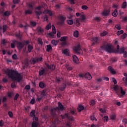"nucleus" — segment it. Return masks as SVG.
Wrapping results in <instances>:
<instances>
[{
    "instance_id": "a211bd4d",
    "label": "nucleus",
    "mask_w": 127,
    "mask_h": 127,
    "mask_svg": "<svg viewBox=\"0 0 127 127\" xmlns=\"http://www.w3.org/2000/svg\"><path fill=\"white\" fill-rule=\"evenodd\" d=\"M58 106L59 107H57V108H59V111H63L64 110V106H63V105H62L61 103L58 102Z\"/></svg>"
},
{
    "instance_id": "a878e982",
    "label": "nucleus",
    "mask_w": 127,
    "mask_h": 127,
    "mask_svg": "<svg viewBox=\"0 0 127 127\" xmlns=\"http://www.w3.org/2000/svg\"><path fill=\"white\" fill-rule=\"evenodd\" d=\"M118 9H115L112 15L114 16V17H117V16H118Z\"/></svg>"
},
{
    "instance_id": "6e6552de",
    "label": "nucleus",
    "mask_w": 127,
    "mask_h": 127,
    "mask_svg": "<svg viewBox=\"0 0 127 127\" xmlns=\"http://www.w3.org/2000/svg\"><path fill=\"white\" fill-rule=\"evenodd\" d=\"M47 72V69L46 68L42 66L41 68V69L39 71V76L41 77L43 75H46V72Z\"/></svg>"
},
{
    "instance_id": "f03ea898",
    "label": "nucleus",
    "mask_w": 127,
    "mask_h": 127,
    "mask_svg": "<svg viewBox=\"0 0 127 127\" xmlns=\"http://www.w3.org/2000/svg\"><path fill=\"white\" fill-rule=\"evenodd\" d=\"M71 115H72L73 116H77V113L75 112V110H71L70 113H66L64 115H61V117L63 120H64V119H67L70 122H73L74 117Z\"/></svg>"
},
{
    "instance_id": "2f4dec72",
    "label": "nucleus",
    "mask_w": 127,
    "mask_h": 127,
    "mask_svg": "<svg viewBox=\"0 0 127 127\" xmlns=\"http://www.w3.org/2000/svg\"><path fill=\"white\" fill-rule=\"evenodd\" d=\"M10 15V11H6L3 13V16H9Z\"/></svg>"
},
{
    "instance_id": "338daca9",
    "label": "nucleus",
    "mask_w": 127,
    "mask_h": 127,
    "mask_svg": "<svg viewBox=\"0 0 127 127\" xmlns=\"http://www.w3.org/2000/svg\"><path fill=\"white\" fill-rule=\"evenodd\" d=\"M36 59L37 62H39V61H42V60H43V58H42V57H40Z\"/></svg>"
},
{
    "instance_id": "412c9836",
    "label": "nucleus",
    "mask_w": 127,
    "mask_h": 127,
    "mask_svg": "<svg viewBox=\"0 0 127 127\" xmlns=\"http://www.w3.org/2000/svg\"><path fill=\"white\" fill-rule=\"evenodd\" d=\"M63 53L64 55H66V56H69V49H65L63 51Z\"/></svg>"
},
{
    "instance_id": "aec40b11",
    "label": "nucleus",
    "mask_w": 127,
    "mask_h": 127,
    "mask_svg": "<svg viewBox=\"0 0 127 127\" xmlns=\"http://www.w3.org/2000/svg\"><path fill=\"white\" fill-rule=\"evenodd\" d=\"M108 69L109 71H110L112 74H116V71L115 70V69H114V68H113V67L109 66L108 67Z\"/></svg>"
},
{
    "instance_id": "c85d7f7f",
    "label": "nucleus",
    "mask_w": 127,
    "mask_h": 127,
    "mask_svg": "<svg viewBox=\"0 0 127 127\" xmlns=\"http://www.w3.org/2000/svg\"><path fill=\"white\" fill-rule=\"evenodd\" d=\"M74 23L77 27L80 26V25L81 24V23H80V20L79 19H76L74 22Z\"/></svg>"
},
{
    "instance_id": "bb28decb",
    "label": "nucleus",
    "mask_w": 127,
    "mask_h": 127,
    "mask_svg": "<svg viewBox=\"0 0 127 127\" xmlns=\"http://www.w3.org/2000/svg\"><path fill=\"white\" fill-rule=\"evenodd\" d=\"M51 43L53 45V46H57V45L58 44V41L53 40L51 41Z\"/></svg>"
},
{
    "instance_id": "4c0bfd02",
    "label": "nucleus",
    "mask_w": 127,
    "mask_h": 127,
    "mask_svg": "<svg viewBox=\"0 0 127 127\" xmlns=\"http://www.w3.org/2000/svg\"><path fill=\"white\" fill-rule=\"evenodd\" d=\"M32 127H38V122H33L32 124Z\"/></svg>"
},
{
    "instance_id": "cd10ccee",
    "label": "nucleus",
    "mask_w": 127,
    "mask_h": 127,
    "mask_svg": "<svg viewBox=\"0 0 127 127\" xmlns=\"http://www.w3.org/2000/svg\"><path fill=\"white\" fill-rule=\"evenodd\" d=\"M30 116L32 118L35 117V110H32L30 113Z\"/></svg>"
},
{
    "instance_id": "dca6fc26",
    "label": "nucleus",
    "mask_w": 127,
    "mask_h": 127,
    "mask_svg": "<svg viewBox=\"0 0 127 127\" xmlns=\"http://www.w3.org/2000/svg\"><path fill=\"white\" fill-rule=\"evenodd\" d=\"M91 41L93 42L92 45H95V43H99V38H98L97 37H93L91 39Z\"/></svg>"
},
{
    "instance_id": "4d7b16f0",
    "label": "nucleus",
    "mask_w": 127,
    "mask_h": 127,
    "mask_svg": "<svg viewBox=\"0 0 127 127\" xmlns=\"http://www.w3.org/2000/svg\"><path fill=\"white\" fill-rule=\"evenodd\" d=\"M104 122H108L109 121V117L108 116H105L103 118Z\"/></svg>"
},
{
    "instance_id": "13d9d810",
    "label": "nucleus",
    "mask_w": 127,
    "mask_h": 127,
    "mask_svg": "<svg viewBox=\"0 0 127 127\" xmlns=\"http://www.w3.org/2000/svg\"><path fill=\"white\" fill-rule=\"evenodd\" d=\"M25 90H27V91H29V90H30V85H27L24 87Z\"/></svg>"
},
{
    "instance_id": "20e7f679",
    "label": "nucleus",
    "mask_w": 127,
    "mask_h": 127,
    "mask_svg": "<svg viewBox=\"0 0 127 127\" xmlns=\"http://www.w3.org/2000/svg\"><path fill=\"white\" fill-rule=\"evenodd\" d=\"M101 49L103 50H105L106 52H108V53H112L115 52L114 51V48L112 47V45L110 44H108L107 45L103 44L101 47Z\"/></svg>"
},
{
    "instance_id": "de8ad7c7",
    "label": "nucleus",
    "mask_w": 127,
    "mask_h": 127,
    "mask_svg": "<svg viewBox=\"0 0 127 127\" xmlns=\"http://www.w3.org/2000/svg\"><path fill=\"white\" fill-rule=\"evenodd\" d=\"M38 42L39 44H40L41 45H42V44H43V42H42V39L41 38H38Z\"/></svg>"
},
{
    "instance_id": "a18cd8bd",
    "label": "nucleus",
    "mask_w": 127,
    "mask_h": 127,
    "mask_svg": "<svg viewBox=\"0 0 127 127\" xmlns=\"http://www.w3.org/2000/svg\"><path fill=\"white\" fill-rule=\"evenodd\" d=\"M30 25H31L32 26H36V22L30 21Z\"/></svg>"
},
{
    "instance_id": "6ab92c4d",
    "label": "nucleus",
    "mask_w": 127,
    "mask_h": 127,
    "mask_svg": "<svg viewBox=\"0 0 127 127\" xmlns=\"http://www.w3.org/2000/svg\"><path fill=\"white\" fill-rule=\"evenodd\" d=\"M84 78L87 79V80H91L92 79V75H91L90 73L87 72L84 75Z\"/></svg>"
},
{
    "instance_id": "5fc2aeb1",
    "label": "nucleus",
    "mask_w": 127,
    "mask_h": 127,
    "mask_svg": "<svg viewBox=\"0 0 127 127\" xmlns=\"http://www.w3.org/2000/svg\"><path fill=\"white\" fill-rule=\"evenodd\" d=\"M12 59H13V60H16L17 59V55H16V54H14L12 55Z\"/></svg>"
},
{
    "instance_id": "e2e57ef3",
    "label": "nucleus",
    "mask_w": 127,
    "mask_h": 127,
    "mask_svg": "<svg viewBox=\"0 0 127 127\" xmlns=\"http://www.w3.org/2000/svg\"><path fill=\"white\" fill-rule=\"evenodd\" d=\"M47 13L49 14L50 16H52L53 15L52 11L50 10H47Z\"/></svg>"
},
{
    "instance_id": "6e6d98bb",
    "label": "nucleus",
    "mask_w": 127,
    "mask_h": 127,
    "mask_svg": "<svg viewBox=\"0 0 127 127\" xmlns=\"http://www.w3.org/2000/svg\"><path fill=\"white\" fill-rule=\"evenodd\" d=\"M123 81L125 82V86L126 87H127V77H124L123 78Z\"/></svg>"
},
{
    "instance_id": "0e129e2a",
    "label": "nucleus",
    "mask_w": 127,
    "mask_h": 127,
    "mask_svg": "<svg viewBox=\"0 0 127 127\" xmlns=\"http://www.w3.org/2000/svg\"><path fill=\"white\" fill-rule=\"evenodd\" d=\"M49 18L48 17V16L47 15L45 16L44 18V21H49Z\"/></svg>"
},
{
    "instance_id": "5701e85b",
    "label": "nucleus",
    "mask_w": 127,
    "mask_h": 127,
    "mask_svg": "<svg viewBox=\"0 0 127 127\" xmlns=\"http://www.w3.org/2000/svg\"><path fill=\"white\" fill-rule=\"evenodd\" d=\"M67 87V85L65 83H63L61 86H60L59 89L60 91H64L66 87Z\"/></svg>"
},
{
    "instance_id": "9b49d317",
    "label": "nucleus",
    "mask_w": 127,
    "mask_h": 127,
    "mask_svg": "<svg viewBox=\"0 0 127 127\" xmlns=\"http://www.w3.org/2000/svg\"><path fill=\"white\" fill-rule=\"evenodd\" d=\"M45 65H46V66L47 67V68H48V69L52 71H54L55 70V68H56V66H55V65L54 64L49 65V64L46 63L45 64Z\"/></svg>"
},
{
    "instance_id": "49530a36",
    "label": "nucleus",
    "mask_w": 127,
    "mask_h": 127,
    "mask_svg": "<svg viewBox=\"0 0 127 127\" xmlns=\"http://www.w3.org/2000/svg\"><path fill=\"white\" fill-rule=\"evenodd\" d=\"M108 34V32L106 31H104L102 33H101V36H106Z\"/></svg>"
},
{
    "instance_id": "9d476101",
    "label": "nucleus",
    "mask_w": 127,
    "mask_h": 127,
    "mask_svg": "<svg viewBox=\"0 0 127 127\" xmlns=\"http://www.w3.org/2000/svg\"><path fill=\"white\" fill-rule=\"evenodd\" d=\"M73 50L75 52V53L80 54V51L81 50V46L80 44H78L76 46L73 47Z\"/></svg>"
},
{
    "instance_id": "c9c22d12",
    "label": "nucleus",
    "mask_w": 127,
    "mask_h": 127,
    "mask_svg": "<svg viewBox=\"0 0 127 127\" xmlns=\"http://www.w3.org/2000/svg\"><path fill=\"white\" fill-rule=\"evenodd\" d=\"M73 36H74V37L77 38L79 37V31H75L73 33Z\"/></svg>"
},
{
    "instance_id": "b1692460",
    "label": "nucleus",
    "mask_w": 127,
    "mask_h": 127,
    "mask_svg": "<svg viewBox=\"0 0 127 127\" xmlns=\"http://www.w3.org/2000/svg\"><path fill=\"white\" fill-rule=\"evenodd\" d=\"M39 87H40L41 89H44V88H45V84L42 81L40 82L39 83Z\"/></svg>"
},
{
    "instance_id": "864d4df0",
    "label": "nucleus",
    "mask_w": 127,
    "mask_h": 127,
    "mask_svg": "<svg viewBox=\"0 0 127 127\" xmlns=\"http://www.w3.org/2000/svg\"><path fill=\"white\" fill-rule=\"evenodd\" d=\"M124 33V30L118 31L117 33V35H121Z\"/></svg>"
},
{
    "instance_id": "f257e3e1",
    "label": "nucleus",
    "mask_w": 127,
    "mask_h": 127,
    "mask_svg": "<svg viewBox=\"0 0 127 127\" xmlns=\"http://www.w3.org/2000/svg\"><path fill=\"white\" fill-rule=\"evenodd\" d=\"M6 73L7 76H8L9 78L11 79V80L13 81H17V82H20V81L22 80V76H21L20 73L14 70L7 69Z\"/></svg>"
},
{
    "instance_id": "4be33fe9",
    "label": "nucleus",
    "mask_w": 127,
    "mask_h": 127,
    "mask_svg": "<svg viewBox=\"0 0 127 127\" xmlns=\"http://www.w3.org/2000/svg\"><path fill=\"white\" fill-rule=\"evenodd\" d=\"M125 47H123V48H120L119 50H115V52L116 53H123L125 52Z\"/></svg>"
},
{
    "instance_id": "c03bdc74",
    "label": "nucleus",
    "mask_w": 127,
    "mask_h": 127,
    "mask_svg": "<svg viewBox=\"0 0 127 127\" xmlns=\"http://www.w3.org/2000/svg\"><path fill=\"white\" fill-rule=\"evenodd\" d=\"M51 28V24L49 23L46 26V30H49Z\"/></svg>"
},
{
    "instance_id": "473e14b6",
    "label": "nucleus",
    "mask_w": 127,
    "mask_h": 127,
    "mask_svg": "<svg viewBox=\"0 0 127 127\" xmlns=\"http://www.w3.org/2000/svg\"><path fill=\"white\" fill-rule=\"evenodd\" d=\"M116 117L117 116L116 115V114L113 113L110 116V119L111 120H116Z\"/></svg>"
},
{
    "instance_id": "bf43d9fd",
    "label": "nucleus",
    "mask_w": 127,
    "mask_h": 127,
    "mask_svg": "<svg viewBox=\"0 0 127 127\" xmlns=\"http://www.w3.org/2000/svg\"><path fill=\"white\" fill-rule=\"evenodd\" d=\"M30 104H31V105H34L35 103V99H34V98H33V99H32L30 101Z\"/></svg>"
},
{
    "instance_id": "ddd939ff",
    "label": "nucleus",
    "mask_w": 127,
    "mask_h": 127,
    "mask_svg": "<svg viewBox=\"0 0 127 127\" xmlns=\"http://www.w3.org/2000/svg\"><path fill=\"white\" fill-rule=\"evenodd\" d=\"M37 31L39 33V35H43V32H44V29L41 27H38L37 28Z\"/></svg>"
},
{
    "instance_id": "423d86ee",
    "label": "nucleus",
    "mask_w": 127,
    "mask_h": 127,
    "mask_svg": "<svg viewBox=\"0 0 127 127\" xmlns=\"http://www.w3.org/2000/svg\"><path fill=\"white\" fill-rule=\"evenodd\" d=\"M28 9L25 11V14H32L33 11L34 4L32 3L27 4Z\"/></svg>"
},
{
    "instance_id": "0eeeda50",
    "label": "nucleus",
    "mask_w": 127,
    "mask_h": 127,
    "mask_svg": "<svg viewBox=\"0 0 127 127\" xmlns=\"http://www.w3.org/2000/svg\"><path fill=\"white\" fill-rule=\"evenodd\" d=\"M58 19L60 21L58 22L57 24L58 25L62 26L64 24L65 20H66V17L64 15H59Z\"/></svg>"
},
{
    "instance_id": "052dcab7",
    "label": "nucleus",
    "mask_w": 127,
    "mask_h": 127,
    "mask_svg": "<svg viewBox=\"0 0 127 127\" xmlns=\"http://www.w3.org/2000/svg\"><path fill=\"white\" fill-rule=\"evenodd\" d=\"M80 19L81 20H85L86 17L83 14L80 15Z\"/></svg>"
},
{
    "instance_id": "603ef678",
    "label": "nucleus",
    "mask_w": 127,
    "mask_h": 127,
    "mask_svg": "<svg viewBox=\"0 0 127 127\" xmlns=\"http://www.w3.org/2000/svg\"><path fill=\"white\" fill-rule=\"evenodd\" d=\"M41 96L43 98V97H45V96H46V93L45 92V91H43L41 93Z\"/></svg>"
},
{
    "instance_id": "680f3d73",
    "label": "nucleus",
    "mask_w": 127,
    "mask_h": 127,
    "mask_svg": "<svg viewBox=\"0 0 127 127\" xmlns=\"http://www.w3.org/2000/svg\"><path fill=\"white\" fill-rule=\"evenodd\" d=\"M35 13L37 16H39L40 15V14H41V13H42L41 11H35Z\"/></svg>"
},
{
    "instance_id": "4468645a",
    "label": "nucleus",
    "mask_w": 127,
    "mask_h": 127,
    "mask_svg": "<svg viewBox=\"0 0 127 127\" xmlns=\"http://www.w3.org/2000/svg\"><path fill=\"white\" fill-rule=\"evenodd\" d=\"M15 37H17L18 39L21 40L22 39V34L20 33V31H19V33L16 32L14 34Z\"/></svg>"
},
{
    "instance_id": "8fccbe9b",
    "label": "nucleus",
    "mask_w": 127,
    "mask_h": 127,
    "mask_svg": "<svg viewBox=\"0 0 127 127\" xmlns=\"http://www.w3.org/2000/svg\"><path fill=\"white\" fill-rule=\"evenodd\" d=\"M116 28H117V29H118V30H121V25L119 24H117L115 26Z\"/></svg>"
},
{
    "instance_id": "a19ab883",
    "label": "nucleus",
    "mask_w": 127,
    "mask_h": 127,
    "mask_svg": "<svg viewBox=\"0 0 127 127\" xmlns=\"http://www.w3.org/2000/svg\"><path fill=\"white\" fill-rule=\"evenodd\" d=\"M66 22L68 23V24H69V25H72V24L74 23L73 20H67Z\"/></svg>"
},
{
    "instance_id": "72a5a7b5",
    "label": "nucleus",
    "mask_w": 127,
    "mask_h": 127,
    "mask_svg": "<svg viewBox=\"0 0 127 127\" xmlns=\"http://www.w3.org/2000/svg\"><path fill=\"white\" fill-rule=\"evenodd\" d=\"M30 62L31 64H33V65H34V64H35L36 62H37V61H36V59H34V58H32L30 60Z\"/></svg>"
},
{
    "instance_id": "37998d69",
    "label": "nucleus",
    "mask_w": 127,
    "mask_h": 127,
    "mask_svg": "<svg viewBox=\"0 0 127 127\" xmlns=\"http://www.w3.org/2000/svg\"><path fill=\"white\" fill-rule=\"evenodd\" d=\"M127 1H124L122 4V8H127Z\"/></svg>"
},
{
    "instance_id": "39448f33",
    "label": "nucleus",
    "mask_w": 127,
    "mask_h": 127,
    "mask_svg": "<svg viewBox=\"0 0 127 127\" xmlns=\"http://www.w3.org/2000/svg\"><path fill=\"white\" fill-rule=\"evenodd\" d=\"M15 42H17V47L19 50H21L24 46H27L28 44H29V41L28 40H23L22 42H18L17 41H15Z\"/></svg>"
},
{
    "instance_id": "393cba45",
    "label": "nucleus",
    "mask_w": 127,
    "mask_h": 127,
    "mask_svg": "<svg viewBox=\"0 0 127 127\" xmlns=\"http://www.w3.org/2000/svg\"><path fill=\"white\" fill-rule=\"evenodd\" d=\"M84 106L83 105H79L78 108H77V110L78 111V113H81L83 110H84Z\"/></svg>"
},
{
    "instance_id": "f3484780",
    "label": "nucleus",
    "mask_w": 127,
    "mask_h": 127,
    "mask_svg": "<svg viewBox=\"0 0 127 127\" xmlns=\"http://www.w3.org/2000/svg\"><path fill=\"white\" fill-rule=\"evenodd\" d=\"M72 60L74 63H79V59L78 58V57H77V56L76 55L72 56Z\"/></svg>"
},
{
    "instance_id": "7c9ffc66",
    "label": "nucleus",
    "mask_w": 127,
    "mask_h": 127,
    "mask_svg": "<svg viewBox=\"0 0 127 127\" xmlns=\"http://www.w3.org/2000/svg\"><path fill=\"white\" fill-rule=\"evenodd\" d=\"M27 48H28V51L30 53L31 52V51H32V49H33V46H32L31 45H28Z\"/></svg>"
},
{
    "instance_id": "7ed1b4c3",
    "label": "nucleus",
    "mask_w": 127,
    "mask_h": 127,
    "mask_svg": "<svg viewBox=\"0 0 127 127\" xmlns=\"http://www.w3.org/2000/svg\"><path fill=\"white\" fill-rule=\"evenodd\" d=\"M113 89L115 90V92L118 96H119L120 98L122 97V96H125L126 95V92L124 91V89H123V87H120L118 85H115L113 87ZM120 92L122 95H120Z\"/></svg>"
},
{
    "instance_id": "79ce46f5",
    "label": "nucleus",
    "mask_w": 127,
    "mask_h": 127,
    "mask_svg": "<svg viewBox=\"0 0 127 127\" xmlns=\"http://www.w3.org/2000/svg\"><path fill=\"white\" fill-rule=\"evenodd\" d=\"M52 31L53 34H56V28H55V26H54V25H53L52 26Z\"/></svg>"
},
{
    "instance_id": "1a4fd4ad",
    "label": "nucleus",
    "mask_w": 127,
    "mask_h": 127,
    "mask_svg": "<svg viewBox=\"0 0 127 127\" xmlns=\"http://www.w3.org/2000/svg\"><path fill=\"white\" fill-rule=\"evenodd\" d=\"M59 112V108L58 107H56L52 108L51 110V116L53 117V118H55L56 117V112Z\"/></svg>"
},
{
    "instance_id": "2eb2a0df",
    "label": "nucleus",
    "mask_w": 127,
    "mask_h": 127,
    "mask_svg": "<svg viewBox=\"0 0 127 127\" xmlns=\"http://www.w3.org/2000/svg\"><path fill=\"white\" fill-rule=\"evenodd\" d=\"M103 16H108L110 14V10L107 9H104L102 13Z\"/></svg>"
},
{
    "instance_id": "69168bd1",
    "label": "nucleus",
    "mask_w": 127,
    "mask_h": 127,
    "mask_svg": "<svg viewBox=\"0 0 127 127\" xmlns=\"http://www.w3.org/2000/svg\"><path fill=\"white\" fill-rule=\"evenodd\" d=\"M78 77H79V78H82L83 79V78H85V75L82 73H79L78 74Z\"/></svg>"
},
{
    "instance_id": "58836bf2",
    "label": "nucleus",
    "mask_w": 127,
    "mask_h": 127,
    "mask_svg": "<svg viewBox=\"0 0 127 127\" xmlns=\"http://www.w3.org/2000/svg\"><path fill=\"white\" fill-rule=\"evenodd\" d=\"M2 29H3V32H5V31L7 30V25H3Z\"/></svg>"
},
{
    "instance_id": "f704fd0d",
    "label": "nucleus",
    "mask_w": 127,
    "mask_h": 127,
    "mask_svg": "<svg viewBox=\"0 0 127 127\" xmlns=\"http://www.w3.org/2000/svg\"><path fill=\"white\" fill-rule=\"evenodd\" d=\"M15 41H16V40H13L12 41L13 43L11 44V48H15V44H17V42H15Z\"/></svg>"
},
{
    "instance_id": "774afa93",
    "label": "nucleus",
    "mask_w": 127,
    "mask_h": 127,
    "mask_svg": "<svg viewBox=\"0 0 127 127\" xmlns=\"http://www.w3.org/2000/svg\"><path fill=\"white\" fill-rule=\"evenodd\" d=\"M123 22H127V16H125L123 18L122 20Z\"/></svg>"
},
{
    "instance_id": "ea45409f",
    "label": "nucleus",
    "mask_w": 127,
    "mask_h": 127,
    "mask_svg": "<svg viewBox=\"0 0 127 127\" xmlns=\"http://www.w3.org/2000/svg\"><path fill=\"white\" fill-rule=\"evenodd\" d=\"M96 104V101L94 100H92L90 101V106H95Z\"/></svg>"
},
{
    "instance_id": "3c124183",
    "label": "nucleus",
    "mask_w": 127,
    "mask_h": 127,
    "mask_svg": "<svg viewBox=\"0 0 127 127\" xmlns=\"http://www.w3.org/2000/svg\"><path fill=\"white\" fill-rule=\"evenodd\" d=\"M19 97V94L18 93L16 94L15 96L14 97V100L15 101H17V99H18Z\"/></svg>"
},
{
    "instance_id": "c756f323",
    "label": "nucleus",
    "mask_w": 127,
    "mask_h": 127,
    "mask_svg": "<svg viewBox=\"0 0 127 127\" xmlns=\"http://www.w3.org/2000/svg\"><path fill=\"white\" fill-rule=\"evenodd\" d=\"M50 50H52V46H51V45H48L47 46L46 51L47 52H49Z\"/></svg>"
},
{
    "instance_id": "f8f14e48",
    "label": "nucleus",
    "mask_w": 127,
    "mask_h": 127,
    "mask_svg": "<svg viewBox=\"0 0 127 127\" xmlns=\"http://www.w3.org/2000/svg\"><path fill=\"white\" fill-rule=\"evenodd\" d=\"M67 39H68L67 36L62 37L60 39V41L63 42V45H67V41H66Z\"/></svg>"
},
{
    "instance_id": "e433bc0d",
    "label": "nucleus",
    "mask_w": 127,
    "mask_h": 127,
    "mask_svg": "<svg viewBox=\"0 0 127 127\" xmlns=\"http://www.w3.org/2000/svg\"><path fill=\"white\" fill-rule=\"evenodd\" d=\"M99 111L102 114H106V113L107 112V111L106 110V109L105 108H100V109H99Z\"/></svg>"
},
{
    "instance_id": "09e8293b",
    "label": "nucleus",
    "mask_w": 127,
    "mask_h": 127,
    "mask_svg": "<svg viewBox=\"0 0 127 127\" xmlns=\"http://www.w3.org/2000/svg\"><path fill=\"white\" fill-rule=\"evenodd\" d=\"M8 115L9 118H12L13 117V114L12 113V112L11 111H9L8 112Z\"/></svg>"
}]
</instances>
